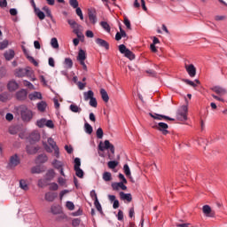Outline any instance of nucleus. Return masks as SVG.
Instances as JSON below:
<instances>
[{
	"label": "nucleus",
	"instance_id": "obj_52",
	"mask_svg": "<svg viewBox=\"0 0 227 227\" xmlns=\"http://www.w3.org/2000/svg\"><path fill=\"white\" fill-rule=\"evenodd\" d=\"M66 207L68 210H74L75 208V205H74V202L72 201H67Z\"/></svg>",
	"mask_w": 227,
	"mask_h": 227
},
{
	"label": "nucleus",
	"instance_id": "obj_60",
	"mask_svg": "<svg viewBox=\"0 0 227 227\" xmlns=\"http://www.w3.org/2000/svg\"><path fill=\"white\" fill-rule=\"evenodd\" d=\"M184 82H185V84H189V86H192V88H196V83L191 80L185 79L184 80Z\"/></svg>",
	"mask_w": 227,
	"mask_h": 227
},
{
	"label": "nucleus",
	"instance_id": "obj_48",
	"mask_svg": "<svg viewBox=\"0 0 227 227\" xmlns=\"http://www.w3.org/2000/svg\"><path fill=\"white\" fill-rule=\"evenodd\" d=\"M76 15L80 17L81 20H84V15H82V10L80 7H76Z\"/></svg>",
	"mask_w": 227,
	"mask_h": 227
},
{
	"label": "nucleus",
	"instance_id": "obj_42",
	"mask_svg": "<svg viewBox=\"0 0 227 227\" xmlns=\"http://www.w3.org/2000/svg\"><path fill=\"white\" fill-rule=\"evenodd\" d=\"M52 164L56 169H61L63 168V163L58 160H53Z\"/></svg>",
	"mask_w": 227,
	"mask_h": 227
},
{
	"label": "nucleus",
	"instance_id": "obj_43",
	"mask_svg": "<svg viewBox=\"0 0 227 227\" xmlns=\"http://www.w3.org/2000/svg\"><path fill=\"white\" fill-rule=\"evenodd\" d=\"M96 136H97L98 139H102V137H104V130L102 129V128H98L97 129Z\"/></svg>",
	"mask_w": 227,
	"mask_h": 227
},
{
	"label": "nucleus",
	"instance_id": "obj_44",
	"mask_svg": "<svg viewBox=\"0 0 227 227\" xmlns=\"http://www.w3.org/2000/svg\"><path fill=\"white\" fill-rule=\"evenodd\" d=\"M75 175L78 176V178H82L84 176V171L81 168H74Z\"/></svg>",
	"mask_w": 227,
	"mask_h": 227
},
{
	"label": "nucleus",
	"instance_id": "obj_64",
	"mask_svg": "<svg viewBox=\"0 0 227 227\" xmlns=\"http://www.w3.org/2000/svg\"><path fill=\"white\" fill-rule=\"evenodd\" d=\"M176 227H191V223H176Z\"/></svg>",
	"mask_w": 227,
	"mask_h": 227
},
{
	"label": "nucleus",
	"instance_id": "obj_61",
	"mask_svg": "<svg viewBox=\"0 0 227 227\" xmlns=\"http://www.w3.org/2000/svg\"><path fill=\"white\" fill-rule=\"evenodd\" d=\"M45 127H48V129H54V122H52L51 120L46 121Z\"/></svg>",
	"mask_w": 227,
	"mask_h": 227
},
{
	"label": "nucleus",
	"instance_id": "obj_59",
	"mask_svg": "<svg viewBox=\"0 0 227 227\" xmlns=\"http://www.w3.org/2000/svg\"><path fill=\"white\" fill-rule=\"evenodd\" d=\"M8 100V94L3 93L0 95V101L1 102H6Z\"/></svg>",
	"mask_w": 227,
	"mask_h": 227
},
{
	"label": "nucleus",
	"instance_id": "obj_27",
	"mask_svg": "<svg viewBox=\"0 0 227 227\" xmlns=\"http://www.w3.org/2000/svg\"><path fill=\"white\" fill-rule=\"evenodd\" d=\"M37 109L40 113H44L45 109H47V103L45 101L37 103Z\"/></svg>",
	"mask_w": 227,
	"mask_h": 227
},
{
	"label": "nucleus",
	"instance_id": "obj_50",
	"mask_svg": "<svg viewBox=\"0 0 227 227\" xmlns=\"http://www.w3.org/2000/svg\"><path fill=\"white\" fill-rule=\"evenodd\" d=\"M69 4L72 6V8L79 7V2L77 0H69Z\"/></svg>",
	"mask_w": 227,
	"mask_h": 227
},
{
	"label": "nucleus",
	"instance_id": "obj_9",
	"mask_svg": "<svg viewBox=\"0 0 227 227\" xmlns=\"http://www.w3.org/2000/svg\"><path fill=\"white\" fill-rule=\"evenodd\" d=\"M202 212L206 217H215V211L212 210V207L208 205L202 207Z\"/></svg>",
	"mask_w": 227,
	"mask_h": 227
},
{
	"label": "nucleus",
	"instance_id": "obj_2",
	"mask_svg": "<svg viewBox=\"0 0 227 227\" xmlns=\"http://www.w3.org/2000/svg\"><path fill=\"white\" fill-rule=\"evenodd\" d=\"M20 116L23 121L29 123L31 120H33V116H35V113L31 111V109L27 108L26 106H21L20 107Z\"/></svg>",
	"mask_w": 227,
	"mask_h": 227
},
{
	"label": "nucleus",
	"instance_id": "obj_3",
	"mask_svg": "<svg viewBox=\"0 0 227 227\" xmlns=\"http://www.w3.org/2000/svg\"><path fill=\"white\" fill-rule=\"evenodd\" d=\"M119 51L121 54H124L125 58H128L130 61L136 59V55L130 50L127 49L125 44L119 45Z\"/></svg>",
	"mask_w": 227,
	"mask_h": 227
},
{
	"label": "nucleus",
	"instance_id": "obj_22",
	"mask_svg": "<svg viewBox=\"0 0 227 227\" xmlns=\"http://www.w3.org/2000/svg\"><path fill=\"white\" fill-rule=\"evenodd\" d=\"M4 56L6 59V61H12V59H13V58H15V51L13 50L6 51L4 53Z\"/></svg>",
	"mask_w": 227,
	"mask_h": 227
},
{
	"label": "nucleus",
	"instance_id": "obj_17",
	"mask_svg": "<svg viewBox=\"0 0 227 227\" xmlns=\"http://www.w3.org/2000/svg\"><path fill=\"white\" fill-rule=\"evenodd\" d=\"M150 116L152 118H153L154 120H168L169 121H175V119L174 118H171V117H168V116H166V115H162V114H150Z\"/></svg>",
	"mask_w": 227,
	"mask_h": 227
},
{
	"label": "nucleus",
	"instance_id": "obj_6",
	"mask_svg": "<svg viewBox=\"0 0 227 227\" xmlns=\"http://www.w3.org/2000/svg\"><path fill=\"white\" fill-rule=\"evenodd\" d=\"M98 150L104 152L105 150H110L112 155H114V145L109 142V140H105L104 144L100 142L98 145Z\"/></svg>",
	"mask_w": 227,
	"mask_h": 227
},
{
	"label": "nucleus",
	"instance_id": "obj_14",
	"mask_svg": "<svg viewBox=\"0 0 227 227\" xmlns=\"http://www.w3.org/2000/svg\"><path fill=\"white\" fill-rule=\"evenodd\" d=\"M88 15L90 22H91V24H95L97 22V11L89 9Z\"/></svg>",
	"mask_w": 227,
	"mask_h": 227
},
{
	"label": "nucleus",
	"instance_id": "obj_13",
	"mask_svg": "<svg viewBox=\"0 0 227 227\" xmlns=\"http://www.w3.org/2000/svg\"><path fill=\"white\" fill-rule=\"evenodd\" d=\"M185 70H186L187 74L190 75V77H196V67H194V65L185 64Z\"/></svg>",
	"mask_w": 227,
	"mask_h": 227
},
{
	"label": "nucleus",
	"instance_id": "obj_5",
	"mask_svg": "<svg viewBox=\"0 0 227 227\" xmlns=\"http://www.w3.org/2000/svg\"><path fill=\"white\" fill-rule=\"evenodd\" d=\"M19 164H20V158H19V155L14 154L10 157L9 162L7 165V168L8 169H15V168H17V166H19Z\"/></svg>",
	"mask_w": 227,
	"mask_h": 227
},
{
	"label": "nucleus",
	"instance_id": "obj_32",
	"mask_svg": "<svg viewBox=\"0 0 227 227\" xmlns=\"http://www.w3.org/2000/svg\"><path fill=\"white\" fill-rule=\"evenodd\" d=\"M103 180L105 182H111V180H113V175L111 174V172H105L103 174Z\"/></svg>",
	"mask_w": 227,
	"mask_h": 227
},
{
	"label": "nucleus",
	"instance_id": "obj_7",
	"mask_svg": "<svg viewBox=\"0 0 227 227\" xmlns=\"http://www.w3.org/2000/svg\"><path fill=\"white\" fill-rule=\"evenodd\" d=\"M187 106H183L180 107V109L177 111V120H180V121H185L187 120Z\"/></svg>",
	"mask_w": 227,
	"mask_h": 227
},
{
	"label": "nucleus",
	"instance_id": "obj_55",
	"mask_svg": "<svg viewBox=\"0 0 227 227\" xmlns=\"http://www.w3.org/2000/svg\"><path fill=\"white\" fill-rule=\"evenodd\" d=\"M31 173H32L33 175H35V174H40V173H42V170L40 169L39 167H34V168H31Z\"/></svg>",
	"mask_w": 227,
	"mask_h": 227
},
{
	"label": "nucleus",
	"instance_id": "obj_16",
	"mask_svg": "<svg viewBox=\"0 0 227 227\" xmlns=\"http://www.w3.org/2000/svg\"><path fill=\"white\" fill-rule=\"evenodd\" d=\"M96 43L99 47H103V49H106V51H109V43H107V41H106L102 38H97L96 39Z\"/></svg>",
	"mask_w": 227,
	"mask_h": 227
},
{
	"label": "nucleus",
	"instance_id": "obj_30",
	"mask_svg": "<svg viewBox=\"0 0 227 227\" xmlns=\"http://www.w3.org/2000/svg\"><path fill=\"white\" fill-rule=\"evenodd\" d=\"M49 160V158L47 157V154H40L37 157V162H40V164H43Z\"/></svg>",
	"mask_w": 227,
	"mask_h": 227
},
{
	"label": "nucleus",
	"instance_id": "obj_19",
	"mask_svg": "<svg viewBox=\"0 0 227 227\" xmlns=\"http://www.w3.org/2000/svg\"><path fill=\"white\" fill-rule=\"evenodd\" d=\"M30 143H36V141H40V133L38 131H33L28 137Z\"/></svg>",
	"mask_w": 227,
	"mask_h": 227
},
{
	"label": "nucleus",
	"instance_id": "obj_25",
	"mask_svg": "<svg viewBox=\"0 0 227 227\" xmlns=\"http://www.w3.org/2000/svg\"><path fill=\"white\" fill-rule=\"evenodd\" d=\"M38 150H40V147L34 146V145H27V152L30 155L36 153Z\"/></svg>",
	"mask_w": 227,
	"mask_h": 227
},
{
	"label": "nucleus",
	"instance_id": "obj_36",
	"mask_svg": "<svg viewBox=\"0 0 227 227\" xmlns=\"http://www.w3.org/2000/svg\"><path fill=\"white\" fill-rule=\"evenodd\" d=\"M46 122H47V120L43 118L36 121V125L37 127H39V129H43V127H45L46 125Z\"/></svg>",
	"mask_w": 227,
	"mask_h": 227
},
{
	"label": "nucleus",
	"instance_id": "obj_24",
	"mask_svg": "<svg viewBox=\"0 0 227 227\" xmlns=\"http://www.w3.org/2000/svg\"><path fill=\"white\" fill-rule=\"evenodd\" d=\"M94 205L98 210V212H100V214H104V212L102 211V205H100V202L98 201V197L97 196V193H94Z\"/></svg>",
	"mask_w": 227,
	"mask_h": 227
},
{
	"label": "nucleus",
	"instance_id": "obj_37",
	"mask_svg": "<svg viewBox=\"0 0 227 227\" xmlns=\"http://www.w3.org/2000/svg\"><path fill=\"white\" fill-rule=\"evenodd\" d=\"M51 45L53 49H59V43H58V38L56 37L51 38Z\"/></svg>",
	"mask_w": 227,
	"mask_h": 227
},
{
	"label": "nucleus",
	"instance_id": "obj_1",
	"mask_svg": "<svg viewBox=\"0 0 227 227\" xmlns=\"http://www.w3.org/2000/svg\"><path fill=\"white\" fill-rule=\"evenodd\" d=\"M43 146L48 153H52L56 159H59V147L56 144V141L52 137H49L47 142H43Z\"/></svg>",
	"mask_w": 227,
	"mask_h": 227
},
{
	"label": "nucleus",
	"instance_id": "obj_20",
	"mask_svg": "<svg viewBox=\"0 0 227 227\" xmlns=\"http://www.w3.org/2000/svg\"><path fill=\"white\" fill-rule=\"evenodd\" d=\"M119 194L121 200H122L123 201H128V203H130V201H132V194L125 193L123 192H121Z\"/></svg>",
	"mask_w": 227,
	"mask_h": 227
},
{
	"label": "nucleus",
	"instance_id": "obj_40",
	"mask_svg": "<svg viewBox=\"0 0 227 227\" xmlns=\"http://www.w3.org/2000/svg\"><path fill=\"white\" fill-rule=\"evenodd\" d=\"M64 63L67 68H72V67H74V61H72V59H69V58L65 59Z\"/></svg>",
	"mask_w": 227,
	"mask_h": 227
},
{
	"label": "nucleus",
	"instance_id": "obj_23",
	"mask_svg": "<svg viewBox=\"0 0 227 227\" xmlns=\"http://www.w3.org/2000/svg\"><path fill=\"white\" fill-rule=\"evenodd\" d=\"M29 100H42V93L35 91L28 95Z\"/></svg>",
	"mask_w": 227,
	"mask_h": 227
},
{
	"label": "nucleus",
	"instance_id": "obj_10",
	"mask_svg": "<svg viewBox=\"0 0 227 227\" xmlns=\"http://www.w3.org/2000/svg\"><path fill=\"white\" fill-rule=\"evenodd\" d=\"M156 129L160 130L163 134V136H168L169 134V131L168 129H169V126L165 122H159L156 126Z\"/></svg>",
	"mask_w": 227,
	"mask_h": 227
},
{
	"label": "nucleus",
	"instance_id": "obj_4",
	"mask_svg": "<svg viewBox=\"0 0 227 227\" xmlns=\"http://www.w3.org/2000/svg\"><path fill=\"white\" fill-rule=\"evenodd\" d=\"M67 24H69L70 27H72L73 33H74L78 38H81V29H82V26L79 25V23L74 20H67Z\"/></svg>",
	"mask_w": 227,
	"mask_h": 227
},
{
	"label": "nucleus",
	"instance_id": "obj_21",
	"mask_svg": "<svg viewBox=\"0 0 227 227\" xmlns=\"http://www.w3.org/2000/svg\"><path fill=\"white\" fill-rule=\"evenodd\" d=\"M57 197H58V193L51 192H46L44 196L45 200L50 202L54 201V200H56Z\"/></svg>",
	"mask_w": 227,
	"mask_h": 227
},
{
	"label": "nucleus",
	"instance_id": "obj_51",
	"mask_svg": "<svg viewBox=\"0 0 227 227\" xmlns=\"http://www.w3.org/2000/svg\"><path fill=\"white\" fill-rule=\"evenodd\" d=\"M74 169L81 168V159L75 158L74 159Z\"/></svg>",
	"mask_w": 227,
	"mask_h": 227
},
{
	"label": "nucleus",
	"instance_id": "obj_46",
	"mask_svg": "<svg viewBox=\"0 0 227 227\" xmlns=\"http://www.w3.org/2000/svg\"><path fill=\"white\" fill-rule=\"evenodd\" d=\"M43 12H45L46 16L50 19H52V12H51V9L47 6L43 7Z\"/></svg>",
	"mask_w": 227,
	"mask_h": 227
},
{
	"label": "nucleus",
	"instance_id": "obj_49",
	"mask_svg": "<svg viewBox=\"0 0 227 227\" xmlns=\"http://www.w3.org/2000/svg\"><path fill=\"white\" fill-rule=\"evenodd\" d=\"M89 104L91 107H97V106H98V104L97 103V98H95V97L90 99Z\"/></svg>",
	"mask_w": 227,
	"mask_h": 227
},
{
	"label": "nucleus",
	"instance_id": "obj_39",
	"mask_svg": "<svg viewBox=\"0 0 227 227\" xmlns=\"http://www.w3.org/2000/svg\"><path fill=\"white\" fill-rule=\"evenodd\" d=\"M55 173L54 170L51 169L46 173V180L51 181L54 178Z\"/></svg>",
	"mask_w": 227,
	"mask_h": 227
},
{
	"label": "nucleus",
	"instance_id": "obj_38",
	"mask_svg": "<svg viewBox=\"0 0 227 227\" xmlns=\"http://www.w3.org/2000/svg\"><path fill=\"white\" fill-rule=\"evenodd\" d=\"M84 129H85L86 134H92L93 133V127H91V125H90V123L86 122L84 124Z\"/></svg>",
	"mask_w": 227,
	"mask_h": 227
},
{
	"label": "nucleus",
	"instance_id": "obj_47",
	"mask_svg": "<svg viewBox=\"0 0 227 227\" xmlns=\"http://www.w3.org/2000/svg\"><path fill=\"white\" fill-rule=\"evenodd\" d=\"M118 166V161L116 160H111L108 162V168L110 169H114Z\"/></svg>",
	"mask_w": 227,
	"mask_h": 227
},
{
	"label": "nucleus",
	"instance_id": "obj_58",
	"mask_svg": "<svg viewBox=\"0 0 227 227\" xmlns=\"http://www.w3.org/2000/svg\"><path fill=\"white\" fill-rule=\"evenodd\" d=\"M8 47V41H3L0 43V50L3 51V49H6Z\"/></svg>",
	"mask_w": 227,
	"mask_h": 227
},
{
	"label": "nucleus",
	"instance_id": "obj_54",
	"mask_svg": "<svg viewBox=\"0 0 227 227\" xmlns=\"http://www.w3.org/2000/svg\"><path fill=\"white\" fill-rule=\"evenodd\" d=\"M27 58L28 61H30V63H33V65L35 67H38V62L35 59V58H33L29 55H27Z\"/></svg>",
	"mask_w": 227,
	"mask_h": 227
},
{
	"label": "nucleus",
	"instance_id": "obj_26",
	"mask_svg": "<svg viewBox=\"0 0 227 227\" xmlns=\"http://www.w3.org/2000/svg\"><path fill=\"white\" fill-rule=\"evenodd\" d=\"M93 97H95V93L93 92V90H89L83 93V98L85 102H88V100H91Z\"/></svg>",
	"mask_w": 227,
	"mask_h": 227
},
{
	"label": "nucleus",
	"instance_id": "obj_35",
	"mask_svg": "<svg viewBox=\"0 0 227 227\" xmlns=\"http://www.w3.org/2000/svg\"><path fill=\"white\" fill-rule=\"evenodd\" d=\"M35 15L40 19V20H43L45 19V13L43 12L40 11L38 8L35 10Z\"/></svg>",
	"mask_w": 227,
	"mask_h": 227
},
{
	"label": "nucleus",
	"instance_id": "obj_31",
	"mask_svg": "<svg viewBox=\"0 0 227 227\" xmlns=\"http://www.w3.org/2000/svg\"><path fill=\"white\" fill-rule=\"evenodd\" d=\"M101 27L106 31V33H111V26L106 21H101L100 22Z\"/></svg>",
	"mask_w": 227,
	"mask_h": 227
},
{
	"label": "nucleus",
	"instance_id": "obj_62",
	"mask_svg": "<svg viewBox=\"0 0 227 227\" xmlns=\"http://www.w3.org/2000/svg\"><path fill=\"white\" fill-rule=\"evenodd\" d=\"M85 35L87 36V38H93V36H95V34H93V31L91 30H87Z\"/></svg>",
	"mask_w": 227,
	"mask_h": 227
},
{
	"label": "nucleus",
	"instance_id": "obj_45",
	"mask_svg": "<svg viewBox=\"0 0 227 227\" xmlns=\"http://www.w3.org/2000/svg\"><path fill=\"white\" fill-rule=\"evenodd\" d=\"M123 169H124V173H125V175H126V176H128L129 178H130V168L129 167V165L128 164H125L124 166H123Z\"/></svg>",
	"mask_w": 227,
	"mask_h": 227
},
{
	"label": "nucleus",
	"instance_id": "obj_33",
	"mask_svg": "<svg viewBox=\"0 0 227 227\" xmlns=\"http://www.w3.org/2000/svg\"><path fill=\"white\" fill-rule=\"evenodd\" d=\"M20 189H22L23 191H28L29 190V186H27V183L26 182V180L21 179L20 181Z\"/></svg>",
	"mask_w": 227,
	"mask_h": 227
},
{
	"label": "nucleus",
	"instance_id": "obj_11",
	"mask_svg": "<svg viewBox=\"0 0 227 227\" xmlns=\"http://www.w3.org/2000/svg\"><path fill=\"white\" fill-rule=\"evenodd\" d=\"M17 100L24 101L27 98V90L21 89L20 90L17 91L15 94Z\"/></svg>",
	"mask_w": 227,
	"mask_h": 227
},
{
	"label": "nucleus",
	"instance_id": "obj_41",
	"mask_svg": "<svg viewBox=\"0 0 227 227\" xmlns=\"http://www.w3.org/2000/svg\"><path fill=\"white\" fill-rule=\"evenodd\" d=\"M51 214H54V215H56L59 214V212H61V209L58 206H51Z\"/></svg>",
	"mask_w": 227,
	"mask_h": 227
},
{
	"label": "nucleus",
	"instance_id": "obj_53",
	"mask_svg": "<svg viewBox=\"0 0 227 227\" xmlns=\"http://www.w3.org/2000/svg\"><path fill=\"white\" fill-rule=\"evenodd\" d=\"M124 25L126 26L127 29H132V27L130 25V20H129L128 17L124 18Z\"/></svg>",
	"mask_w": 227,
	"mask_h": 227
},
{
	"label": "nucleus",
	"instance_id": "obj_15",
	"mask_svg": "<svg viewBox=\"0 0 227 227\" xmlns=\"http://www.w3.org/2000/svg\"><path fill=\"white\" fill-rule=\"evenodd\" d=\"M123 184L125 183H112L113 191H120V189H121V191H127V186Z\"/></svg>",
	"mask_w": 227,
	"mask_h": 227
},
{
	"label": "nucleus",
	"instance_id": "obj_12",
	"mask_svg": "<svg viewBox=\"0 0 227 227\" xmlns=\"http://www.w3.org/2000/svg\"><path fill=\"white\" fill-rule=\"evenodd\" d=\"M20 85L17 82V81L15 80H11L9 81L8 84H7V89L9 91L13 92V91H17V90H19Z\"/></svg>",
	"mask_w": 227,
	"mask_h": 227
},
{
	"label": "nucleus",
	"instance_id": "obj_63",
	"mask_svg": "<svg viewBox=\"0 0 227 227\" xmlns=\"http://www.w3.org/2000/svg\"><path fill=\"white\" fill-rule=\"evenodd\" d=\"M117 219H118V221H123V211H121V210L118 211Z\"/></svg>",
	"mask_w": 227,
	"mask_h": 227
},
{
	"label": "nucleus",
	"instance_id": "obj_56",
	"mask_svg": "<svg viewBox=\"0 0 227 227\" xmlns=\"http://www.w3.org/2000/svg\"><path fill=\"white\" fill-rule=\"evenodd\" d=\"M58 189H59V186H58V184L51 183L50 184V191H58Z\"/></svg>",
	"mask_w": 227,
	"mask_h": 227
},
{
	"label": "nucleus",
	"instance_id": "obj_28",
	"mask_svg": "<svg viewBox=\"0 0 227 227\" xmlns=\"http://www.w3.org/2000/svg\"><path fill=\"white\" fill-rule=\"evenodd\" d=\"M100 95L102 100H104L106 103L109 102V95L107 94V91L105 89L100 90Z\"/></svg>",
	"mask_w": 227,
	"mask_h": 227
},
{
	"label": "nucleus",
	"instance_id": "obj_57",
	"mask_svg": "<svg viewBox=\"0 0 227 227\" xmlns=\"http://www.w3.org/2000/svg\"><path fill=\"white\" fill-rule=\"evenodd\" d=\"M23 84H24V86L30 88V90H35V85H33V83H31L30 82L24 81Z\"/></svg>",
	"mask_w": 227,
	"mask_h": 227
},
{
	"label": "nucleus",
	"instance_id": "obj_29",
	"mask_svg": "<svg viewBox=\"0 0 227 227\" xmlns=\"http://www.w3.org/2000/svg\"><path fill=\"white\" fill-rule=\"evenodd\" d=\"M86 60V51L80 50L77 56V61H85Z\"/></svg>",
	"mask_w": 227,
	"mask_h": 227
},
{
	"label": "nucleus",
	"instance_id": "obj_18",
	"mask_svg": "<svg viewBox=\"0 0 227 227\" xmlns=\"http://www.w3.org/2000/svg\"><path fill=\"white\" fill-rule=\"evenodd\" d=\"M212 91L216 93V95H219V97H223V96L226 95V93H227L226 89L219 87V86L213 87Z\"/></svg>",
	"mask_w": 227,
	"mask_h": 227
},
{
	"label": "nucleus",
	"instance_id": "obj_34",
	"mask_svg": "<svg viewBox=\"0 0 227 227\" xmlns=\"http://www.w3.org/2000/svg\"><path fill=\"white\" fill-rule=\"evenodd\" d=\"M69 109L72 113H81L82 111V108L77 106V105H70Z\"/></svg>",
	"mask_w": 227,
	"mask_h": 227
},
{
	"label": "nucleus",
	"instance_id": "obj_8",
	"mask_svg": "<svg viewBox=\"0 0 227 227\" xmlns=\"http://www.w3.org/2000/svg\"><path fill=\"white\" fill-rule=\"evenodd\" d=\"M14 75L16 77H26V75H33V71L26 68H19L15 70Z\"/></svg>",
	"mask_w": 227,
	"mask_h": 227
}]
</instances>
